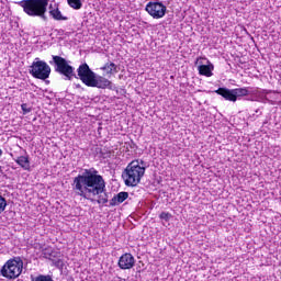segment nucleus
I'll return each mask as SVG.
<instances>
[{"label": "nucleus", "instance_id": "nucleus-20", "mask_svg": "<svg viewBox=\"0 0 281 281\" xmlns=\"http://www.w3.org/2000/svg\"><path fill=\"white\" fill-rule=\"evenodd\" d=\"M159 218L161 221L168 222V221H170V218H172V214H170L168 212H162V213H160Z\"/></svg>", "mask_w": 281, "mask_h": 281}, {"label": "nucleus", "instance_id": "nucleus-10", "mask_svg": "<svg viewBox=\"0 0 281 281\" xmlns=\"http://www.w3.org/2000/svg\"><path fill=\"white\" fill-rule=\"evenodd\" d=\"M215 93L217 95H222L224 100H227L228 102H236V94L234 92V89H228V88H218L215 90Z\"/></svg>", "mask_w": 281, "mask_h": 281}, {"label": "nucleus", "instance_id": "nucleus-6", "mask_svg": "<svg viewBox=\"0 0 281 281\" xmlns=\"http://www.w3.org/2000/svg\"><path fill=\"white\" fill-rule=\"evenodd\" d=\"M29 74L37 80H47L52 74V67L47 65V61L41 60V58L36 57L30 66Z\"/></svg>", "mask_w": 281, "mask_h": 281}, {"label": "nucleus", "instance_id": "nucleus-18", "mask_svg": "<svg viewBox=\"0 0 281 281\" xmlns=\"http://www.w3.org/2000/svg\"><path fill=\"white\" fill-rule=\"evenodd\" d=\"M67 3L72 8V10H80V8H82L81 0H67Z\"/></svg>", "mask_w": 281, "mask_h": 281}, {"label": "nucleus", "instance_id": "nucleus-4", "mask_svg": "<svg viewBox=\"0 0 281 281\" xmlns=\"http://www.w3.org/2000/svg\"><path fill=\"white\" fill-rule=\"evenodd\" d=\"M19 5L27 16L47 21V5H49V0H22L19 2Z\"/></svg>", "mask_w": 281, "mask_h": 281}, {"label": "nucleus", "instance_id": "nucleus-1", "mask_svg": "<svg viewBox=\"0 0 281 281\" xmlns=\"http://www.w3.org/2000/svg\"><path fill=\"white\" fill-rule=\"evenodd\" d=\"M71 188L74 196H80V199L91 203L97 202L98 205H106L109 203L106 182L95 168L85 169L82 173L76 176Z\"/></svg>", "mask_w": 281, "mask_h": 281}, {"label": "nucleus", "instance_id": "nucleus-2", "mask_svg": "<svg viewBox=\"0 0 281 281\" xmlns=\"http://www.w3.org/2000/svg\"><path fill=\"white\" fill-rule=\"evenodd\" d=\"M77 74L79 76V79L86 87H94L97 89H110V91H115V85L111 82V80L97 75L89 68L88 64H81L78 69Z\"/></svg>", "mask_w": 281, "mask_h": 281}, {"label": "nucleus", "instance_id": "nucleus-26", "mask_svg": "<svg viewBox=\"0 0 281 281\" xmlns=\"http://www.w3.org/2000/svg\"><path fill=\"white\" fill-rule=\"evenodd\" d=\"M256 113H259V110H256Z\"/></svg>", "mask_w": 281, "mask_h": 281}, {"label": "nucleus", "instance_id": "nucleus-7", "mask_svg": "<svg viewBox=\"0 0 281 281\" xmlns=\"http://www.w3.org/2000/svg\"><path fill=\"white\" fill-rule=\"evenodd\" d=\"M53 61L56 66L55 71H57V74H61V76H65V80H71V78H76V74H74V67L67 63V59L58 55H53Z\"/></svg>", "mask_w": 281, "mask_h": 281}, {"label": "nucleus", "instance_id": "nucleus-16", "mask_svg": "<svg viewBox=\"0 0 281 281\" xmlns=\"http://www.w3.org/2000/svg\"><path fill=\"white\" fill-rule=\"evenodd\" d=\"M101 70L105 71L110 76H113L120 71V68L114 63H106L103 67H101Z\"/></svg>", "mask_w": 281, "mask_h": 281}, {"label": "nucleus", "instance_id": "nucleus-17", "mask_svg": "<svg viewBox=\"0 0 281 281\" xmlns=\"http://www.w3.org/2000/svg\"><path fill=\"white\" fill-rule=\"evenodd\" d=\"M31 281H54L49 274H38L37 277H31Z\"/></svg>", "mask_w": 281, "mask_h": 281}, {"label": "nucleus", "instance_id": "nucleus-22", "mask_svg": "<svg viewBox=\"0 0 281 281\" xmlns=\"http://www.w3.org/2000/svg\"><path fill=\"white\" fill-rule=\"evenodd\" d=\"M43 256H44V258H46L47 260H52V251H50L49 249L43 250Z\"/></svg>", "mask_w": 281, "mask_h": 281}, {"label": "nucleus", "instance_id": "nucleus-12", "mask_svg": "<svg viewBox=\"0 0 281 281\" xmlns=\"http://www.w3.org/2000/svg\"><path fill=\"white\" fill-rule=\"evenodd\" d=\"M235 101L240 100V98H245L247 95H255L258 90H250L249 88H235Z\"/></svg>", "mask_w": 281, "mask_h": 281}, {"label": "nucleus", "instance_id": "nucleus-21", "mask_svg": "<svg viewBox=\"0 0 281 281\" xmlns=\"http://www.w3.org/2000/svg\"><path fill=\"white\" fill-rule=\"evenodd\" d=\"M21 109H22L24 115H27V113H32V108H29L27 103H23L21 105Z\"/></svg>", "mask_w": 281, "mask_h": 281}, {"label": "nucleus", "instance_id": "nucleus-3", "mask_svg": "<svg viewBox=\"0 0 281 281\" xmlns=\"http://www.w3.org/2000/svg\"><path fill=\"white\" fill-rule=\"evenodd\" d=\"M146 175V162L144 160H133L127 165L122 173L125 186L135 188L140 181L142 177Z\"/></svg>", "mask_w": 281, "mask_h": 281}, {"label": "nucleus", "instance_id": "nucleus-9", "mask_svg": "<svg viewBox=\"0 0 281 281\" xmlns=\"http://www.w3.org/2000/svg\"><path fill=\"white\" fill-rule=\"evenodd\" d=\"M119 267L123 270L133 269L135 267V257L128 252L122 255L119 259Z\"/></svg>", "mask_w": 281, "mask_h": 281}, {"label": "nucleus", "instance_id": "nucleus-25", "mask_svg": "<svg viewBox=\"0 0 281 281\" xmlns=\"http://www.w3.org/2000/svg\"><path fill=\"white\" fill-rule=\"evenodd\" d=\"M1 155H3V150L2 149H0V157H1Z\"/></svg>", "mask_w": 281, "mask_h": 281}, {"label": "nucleus", "instance_id": "nucleus-11", "mask_svg": "<svg viewBox=\"0 0 281 281\" xmlns=\"http://www.w3.org/2000/svg\"><path fill=\"white\" fill-rule=\"evenodd\" d=\"M207 65H200L198 67V71L200 74V76H205L206 78H212V76H214V74L212 71H214V64L210 63V60L206 61Z\"/></svg>", "mask_w": 281, "mask_h": 281}, {"label": "nucleus", "instance_id": "nucleus-19", "mask_svg": "<svg viewBox=\"0 0 281 281\" xmlns=\"http://www.w3.org/2000/svg\"><path fill=\"white\" fill-rule=\"evenodd\" d=\"M5 207H8V201L3 195H0V214H3L5 212Z\"/></svg>", "mask_w": 281, "mask_h": 281}, {"label": "nucleus", "instance_id": "nucleus-27", "mask_svg": "<svg viewBox=\"0 0 281 281\" xmlns=\"http://www.w3.org/2000/svg\"><path fill=\"white\" fill-rule=\"evenodd\" d=\"M259 115H262V112H259Z\"/></svg>", "mask_w": 281, "mask_h": 281}, {"label": "nucleus", "instance_id": "nucleus-24", "mask_svg": "<svg viewBox=\"0 0 281 281\" xmlns=\"http://www.w3.org/2000/svg\"><path fill=\"white\" fill-rule=\"evenodd\" d=\"M0 173L3 175V167L0 166Z\"/></svg>", "mask_w": 281, "mask_h": 281}, {"label": "nucleus", "instance_id": "nucleus-14", "mask_svg": "<svg viewBox=\"0 0 281 281\" xmlns=\"http://www.w3.org/2000/svg\"><path fill=\"white\" fill-rule=\"evenodd\" d=\"M49 16L54 19V21H68L69 18L63 15V12H60V9L58 7L49 5Z\"/></svg>", "mask_w": 281, "mask_h": 281}, {"label": "nucleus", "instance_id": "nucleus-23", "mask_svg": "<svg viewBox=\"0 0 281 281\" xmlns=\"http://www.w3.org/2000/svg\"><path fill=\"white\" fill-rule=\"evenodd\" d=\"M54 265L57 267V269L63 268L64 263H63V259H58L54 261Z\"/></svg>", "mask_w": 281, "mask_h": 281}, {"label": "nucleus", "instance_id": "nucleus-5", "mask_svg": "<svg viewBox=\"0 0 281 281\" xmlns=\"http://www.w3.org/2000/svg\"><path fill=\"white\" fill-rule=\"evenodd\" d=\"M0 273L7 280H16L23 273V259L21 257L9 259L1 268Z\"/></svg>", "mask_w": 281, "mask_h": 281}, {"label": "nucleus", "instance_id": "nucleus-13", "mask_svg": "<svg viewBox=\"0 0 281 281\" xmlns=\"http://www.w3.org/2000/svg\"><path fill=\"white\" fill-rule=\"evenodd\" d=\"M128 199V192H120L110 200L109 207H115Z\"/></svg>", "mask_w": 281, "mask_h": 281}, {"label": "nucleus", "instance_id": "nucleus-8", "mask_svg": "<svg viewBox=\"0 0 281 281\" xmlns=\"http://www.w3.org/2000/svg\"><path fill=\"white\" fill-rule=\"evenodd\" d=\"M145 10L153 19H164L168 9L159 1H150L146 4Z\"/></svg>", "mask_w": 281, "mask_h": 281}, {"label": "nucleus", "instance_id": "nucleus-15", "mask_svg": "<svg viewBox=\"0 0 281 281\" xmlns=\"http://www.w3.org/2000/svg\"><path fill=\"white\" fill-rule=\"evenodd\" d=\"M15 164L18 166H21L23 170H26L27 172L32 171V167L30 166V156H20L14 158Z\"/></svg>", "mask_w": 281, "mask_h": 281}]
</instances>
